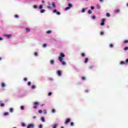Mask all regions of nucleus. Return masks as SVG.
<instances>
[{
    "label": "nucleus",
    "instance_id": "nucleus-33",
    "mask_svg": "<svg viewBox=\"0 0 128 128\" xmlns=\"http://www.w3.org/2000/svg\"><path fill=\"white\" fill-rule=\"evenodd\" d=\"M128 50V46H126L124 48V50Z\"/></svg>",
    "mask_w": 128,
    "mask_h": 128
},
{
    "label": "nucleus",
    "instance_id": "nucleus-12",
    "mask_svg": "<svg viewBox=\"0 0 128 128\" xmlns=\"http://www.w3.org/2000/svg\"><path fill=\"white\" fill-rule=\"evenodd\" d=\"M44 12H46V10L42 9L40 10V12H41V14L44 13Z\"/></svg>",
    "mask_w": 128,
    "mask_h": 128
},
{
    "label": "nucleus",
    "instance_id": "nucleus-46",
    "mask_svg": "<svg viewBox=\"0 0 128 128\" xmlns=\"http://www.w3.org/2000/svg\"><path fill=\"white\" fill-rule=\"evenodd\" d=\"M120 12V10H116V14Z\"/></svg>",
    "mask_w": 128,
    "mask_h": 128
},
{
    "label": "nucleus",
    "instance_id": "nucleus-27",
    "mask_svg": "<svg viewBox=\"0 0 128 128\" xmlns=\"http://www.w3.org/2000/svg\"><path fill=\"white\" fill-rule=\"evenodd\" d=\"M70 7H66L65 8V10H70Z\"/></svg>",
    "mask_w": 128,
    "mask_h": 128
},
{
    "label": "nucleus",
    "instance_id": "nucleus-43",
    "mask_svg": "<svg viewBox=\"0 0 128 128\" xmlns=\"http://www.w3.org/2000/svg\"><path fill=\"white\" fill-rule=\"evenodd\" d=\"M52 92H48V96H52Z\"/></svg>",
    "mask_w": 128,
    "mask_h": 128
},
{
    "label": "nucleus",
    "instance_id": "nucleus-59",
    "mask_svg": "<svg viewBox=\"0 0 128 128\" xmlns=\"http://www.w3.org/2000/svg\"><path fill=\"white\" fill-rule=\"evenodd\" d=\"M50 80H54V79H52V78H50Z\"/></svg>",
    "mask_w": 128,
    "mask_h": 128
},
{
    "label": "nucleus",
    "instance_id": "nucleus-30",
    "mask_svg": "<svg viewBox=\"0 0 128 128\" xmlns=\"http://www.w3.org/2000/svg\"><path fill=\"white\" fill-rule=\"evenodd\" d=\"M32 88L34 90V88H36V85H32Z\"/></svg>",
    "mask_w": 128,
    "mask_h": 128
},
{
    "label": "nucleus",
    "instance_id": "nucleus-37",
    "mask_svg": "<svg viewBox=\"0 0 128 128\" xmlns=\"http://www.w3.org/2000/svg\"><path fill=\"white\" fill-rule=\"evenodd\" d=\"M34 56H38V53L36 52H35Z\"/></svg>",
    "mask_w": 128,
    "mask_h": 128
},
{
    "label": "nucleus",
    "instance_id": "nucleus-64",
    "mask_svg": "<svg viewBox=\"0 0 128 128\" xmlns=\"http://www.w3.org/2000/svg\"><path fill=\"white\" fill-rule=\"evenodd\" d=\"M50 6H48V8H50Z\"/></svg>",
    "mask_w": 128,
    "mask_h": 128
},
{
    "label": "nucleus",
    "instance_id": "nucleus-10",
    "mask_svg": "<svg viewBox=\"0 0 128 128\" xmlns=\"http://www.w3.org/2000/svg\"><path fill=\"white\" fill-rule=\"evenodd\" d=\"M62 62V64L63 66H66V62L62 61V62Z\"/></svg>",
    "mask_w": 128,
    "mask_h": 128
},
{
    "label": "nucleus",
    "instance_id": "nucleus-5",
    "mask_svg": "<svg viewBox=\"0 0 128 128\" xmlns=\"http://www.w3.org/2000/svg\"><path fill=\"white\" fill-rule=\"evenodd\" d=\"M57 74H58V76H62V71L58 70V71H57Z\"/></svg>",
    "mask_w": 128,
    "mask_h": 128
},
{
    "label": "nucleus",
    "instance_id": "nucleus-23",
    "mask_svg": "<svg viewBox=\"0 0 128 128\" xmlns=\"http://www.w3.org/2000/svg\"><path fill=\"white\" fill-rule=\"evenodd\" d=\"M26 30L27 32H30V30L28 28H26Z\"/></svg>",
    "mask_w": 128,
    "mask_h": 128
},
{
    "label": "nucleus",
    "instance_id": "nucleus-41",
    "mask_svg": "<svg viewBox=\"0 0 128 128\" xmlns=\"http://www.w3.org/2000/svg\"><path fill=\"white\" fill-rule=\"evenodd\" d=\"M128 40H125L124 41V44H128Z\"/></svg>",
    "mask_w": 128,
    "mask_h": 128
},
{
    "label": "nucleus",
    "instance_id": "nucleus-21",
    "mask_svg": "<svg viewBox=\"0 0 128 128\" xmlns=\"http://www.w3.org/2000/svg\"><path fill=\"white\" fill-rule=\"evenodd\" d=\"M34 104L35 106H38V102H34Z\"/></svg>",
    "mask_w": 128,
    "mask_h": 128
},
{
    "label": "nucleus",
    "instance_id": "nucleus-49",
    "mask_svg": "<svg viewBox=\"0 0 128 128\" xmlns=\"http://www.w3.org/2000/svg\"><path fill=\"white\" fill-rule=\"evenodd\" d=\"M70 126H74V122H70Z\"/></svg>",
    "mask_w": 128,
    "mask_h": 128
},
{
    "label": "nucleus",
    "instance_id": "nucleus-53",
    "mask_svg": "<svg viewBox=\"0 0 128 128\" xmlns=\"http://www.w3.org/2000/svg\"><path fill=\"white\" fill-rule=\"evenodd\" d=\"M39 128H42V125L40 124V125L39 126Z\"/></svg>",
    "mask_w": 128,
    "mask_h": 128
},
{
    "label": "nucleus",
    "instance_id": "nucleus-36",
    "mask_svg": "<svg viewBox=\"0 0 128 128\" xmlns=\"http://www.w3.org/2000/svg\"><path fill=\"white\" fill-rule=\"evenodd\" d=\"M14 18H18V15L16 14V15L14 16Z\"/></svg>",
    "mask_w": 128,
    "mask_h": 128
},
{
    "label": "nucleus",
    "instance_id": "nucleus-51",
    "mask_svg": "<svg viewBox=\"0 0 128 128\" xmlns=\"http://www.w3.org/2000/svg\"><path fill=\"white\" fill-rule=\"evenodd\" d=\"M58 11H56V9L54 10V11H53V12L54 13H56Z\"/></svg>",
    "mask_w": 128,
    "mask_h": 128
},
{
    "label": "nucleus",
    "instance_id": "nucleus-24",
    "mask_svg": "<svg viewBox=\"0 0 128 128\" xmlns=\"http://www.w3.org/2000/svg\"><path fill=\"white\" fill-rule=\"evenodd\" d=\"M38 114H42V110H38Z\"/></svg>",
    "mask_w": 128,
    "mask_h": 128
},
{
    "label": "nucleus",
    "instance_id": "nucleus-35",
    "mask_svg": "<svg viewBox=\"0 0 128 128\" xmlns=\"http://www.w3.org/2000/svg\"><path fill=\"white\" fill-rule=\"evenodd\" d=\"M90 8H91V10H94V6H90Z\"/></svg>",
    "mask_w": 128,
    "mask_h": 128
},
{
    "label": "nucleus",
    "instance_id": "nucleus-50",
    "mask_svg": "<svg viewBox=\"0 0 128 128\" xmlns=\"http://www.w3.org/2000/svg\"><path fill=\"white\" fill-rule=\"evenodd\" d=\"M82 79L83 80H86V77H82Z\"/></svg>",
    "mask_w": 128,
    "mask_h": 128
},
{
    "label": "nucleus",
    "instance_id": "nucleus-29",
    "mask_svg": "<svg viewBox=\"0 0 128 128\" xmlns=\"http://www.w3.org/2000/svg\"><path fill=\"white\" fill-rule=\"evenodd\" d=\"M42 8H43L42 5V4L40 5V7H39L40 10H42Z\"/></svg>",
    "mask_w": 128,
    "mask_h": 128
},
{
    "label": "nucleus",
    "instance_id": "nucleus-22",
    "mask_svg": "<svg viewBox=\"0 0 128 128\" xmlns=\"http://www.w3.org/2000/svg\"><path fill=\"white\" fill-rule=\"evenodd\" d=\"M20 110H24V106H20Z\"/></svg>",
    "mask_w": 128,
    "mask_h": 128
},
{
    "label": "nucleus",
    "instance_id": "nucleus-6",
    "mask_svg": "<svg viewBox=\"0 0 128 128\" xmlns=\"http://www.w3.org/2000/svg\"><path fill=\"white\" fill-rule=\"evenodd\" d=\"M4 36H6L8 38H12V34H6Z\"/></svg>",
    "mask_w": 128,
    "mask_h": 128
},
{
    "label": "nucleus",
    "instance_id": "nucleus-1",
    "mask_svg": "<svg viewBox=\"0 0 128 128\" xmlns=\"http://www.w3.org/2000/svg\"><path fill=\"white\" fill-rule=\"evenodd\" d=\"M60 56L58 57V60H60V62H62V60H64V58H64V56H66L64 55V53H61L60 54Z\"/></svg>",
    "mask_w": 128,
    "mask_h": 128
},
{
    "label": "nucleus",
    "instance_id": "nucleus-47",
    "mask_svg": "<svg viewBox=\"0 0 128 128\" xmlns=\"http://www.w3.org/2000/svg\"><path fill=\"white\" fill-rule=\"evenodd\" d=\"M56 126H58V125L54 124L53 126V128H56Z\"/></svg>",
    "mask_w": 128,
    "mask_h": 128
},
{
    "label": "nucleus",
    "instance_id": "nucleus-14",
    "mask_svg": "<svg viewBox=\"0 0 128 128\" xmlns=\"http://www.w3.org/2000/svg\"><path fill=\"white\" fill-rule=\"evenodd\" d=\"M41 120H42V122H45L44 117H42V118H41Z\"/></svg>",
    "mask_w": 128,
    "mask_h": 128
},
{
    "label": "nucleus",
    "instance_id": "nucleus-25",
    "mask_svg": "<svg viewBox=\"0 0 128 128\" xmlns=\"http://www.w3.org/2000/svg\"><path fill=\"white\" fill-rule=\"evenodd\" d=\"M8 114H10V113H8V112H5L4 114V116H8Z\"/></svg>",
    "mask_w": 128,
    "mask_h": 128
},
{
    "label": "nucleus",
    "instance_id": "nucleus-63",
    "mask_svg": "<svg viewBox=\"0 0 128 128\" xmlns=\"http://www.w3.org/2000/svg\"><path fill=\"white\" fill-rule=\"evenodd\" d=\"M100 2H104V0H100Z\"/></svg>",
    "mask_w": 128,
    "mask_h": 128
},
{
    "label": "nucleus",
    "instance_id": "nucleus-7",
    "mask_svg": "<svg viewBox=\"0 0 128 128\" xmlns=\"http://www.w3.org/2000/svg\"><path fill=\"white\" fill-rule=\"evenodd\" d=\"M96 8L98 10H100V4H97L96 6Z\"/></svg>",
    "mask_w": 128,
    "mask_h": 128
},
{
    "label": "nucleus",
    "instance_id": "nucleus-17",
    "mask_svg": "<svg viewBox=\"0 0 128 128\" xmlns=\"http://www.w3.org/2000/svg\"><path fill=\"white\" fill-rule=\"evenodd\" d=\"M10 112H14V108H10Z\"/></svg>",
    "mask_w": 128,
    "mask_h": 128
},
{
    "label": "nucleus",
    "instance_id": "nucleus-42",
    "mask_svg": "<svg viewBox=\"0 0 128 128\" xmlns=\"http://www.w3.org/2000/svg\"><path fill=\"white\" fill-rule=\"evenodd\" d=\"M42 46H43V48H46V44H43Z\"/></svg>",
    "mask_w": 128,
    "mask_h": 128
},
{
    "label": "nucleus",
    "instance_id": "nucleus-54",
    "mask_svg": "<svg viewBox=\"0 0 128 128\" xmlns=\"http://www.w3.org/2000/svg\"><path fill=\"white\" fill-rule=\"evenodd\" d=\"M33 108H38V106H34Z\"/></svg>",
    "mask_w": 128,
    "mask_h": 128
},
{
    "label": "nucleus",
    "instance_id": "nucleus-38",
    "mask_svg": "<svg viewBox=\"0 0 128 128\" xmlns=\"http://www.w3.org/2000/svg\"><path fill=\"white\" fill-rule=\"evenodd\" d=\"M110 48H114V44H110Z\"/></svg>",
    "mask_w": 128,
    "mask_h": 128
},
{
    "label": "nucleus",
    "instance_id": "nucleus-11",
    "mask_svg": "<svg viewBox=\"0 0 128 128\" xmlns=\"http://www.w3.org/2000/svg\"><path fill=\"white\" fill-rule=\"evenodd\" d=\"M50 62L51 64H54V60H50Z\"/></svg>",
    "mask_w": 128,
    "mask_h": 128
},
{
    "label": "nucleus",
    "instance_id": "nucleus-32",
    "mask_svg": "<svg viewBox=\"0 0 128 128\" xmlns=\"http://www.w3.org/2000/svg\"><path fill=\"white\" fill-rule=\"evenodd\" d=\"M100 36H104V32H100Z\"/></svg>",
    "mask_w": 128,
    "mask_h": 128
},
{
    "label": "nucleus",
    "instance_id": "nucleus-39",
    "mask_svg": "<svg viewBox=\"0 0 128 128\" xmlns=\"http://www.w3.org/2000/svg\"><path fill=\"white\" fill-rule=\"evenodd\" d=\"M52 112H53V114H54V112H56V110L52 109Z\"/></svg>",
    "mask_w": 128,
    "mask_h": 128
},
{
    "label": "nucleus",
    "instance_id": "nucleus-40",
    "mask_svg": "<svg viewBox=\"0 0 128 128\" xmlns=\"http://www.w3.org/2000/svg\"><path fill=\"white\" fill-rule=\"evenodd\" d=\"M0 106H4V104L2 103Z\"/></svg>",
    "mask_w": 128,
    "mask_h": 128
},
{
    "label": "nucleus",
    "instance_id": "nucleus-13",
    "mask_svg": "<svg viewBox=\"0 0 128 128\" xmlns=\"http://www.w3.org/2000/svg\"><path fill=\"white\" fill-rule=\"evenodd\" d=\"M92 13V10H88V14H90Z\"/></svg>",
    "mask_w": 128,
    "mask_h": 128
},
{
    "label": "nucleus",
    "instance_id": "nucleus-2",
    "mask_svg": "<svg viewBox=\"0 0 128 128\" xmlns=\"http://www.w3.org/2000/svg\"><path fill=\"white\" fill-rule=\"evenodd\" d=\"M70 118H68L67 119H66V120L64 122L65 124H68V122H70Z\"/></svg>",
    "mask_w": 128,
    "mask_h": 128
},
{
    "label": "nucleus",
    "instance_id": "nucleus-8",
    "mask_svg": "<svg viewBox=\"0 0 128 128\" xmlns=\"http://www.w3.org/2000/svg\"><path fill=\"white\" fill-rule=\"evenodd\" d=\"M88 62V58H86L84 60V63L87 64Z\"/></svg>",
    "mask_w": 128,
    "mask_h": 128
},
{
    "label": "nucleus",
    "instance_id": "nucleus-4",
    "mask_svg": "<svg viewBox=\"0 0 128 128\" xmlns=\"http://www.w3.org/2000/svg\"><path fill=\"white\" fill-rule=\"evenodd\" d=\"M34 124H30L28 125V126H27V128H34Z\"/></svg>",
    "mask_w": 128,
    "mask_h": 128
},
{
    "label": "nucleus",
    "instance_id": "nucleus-44",
    "mask_svg": "<svg viewBox=\"0 0 128 128\" xmlns=\"http://www.w3.org/2000/svg\"><path fill=\"white\" fill-rule=\"evenodd\" d=\"M82 12H86V8H83V9L82 10Z\"/></svg>",
    "mask_w": 128,
    "mask_h": 128
},
{
    "label": "nucleus",
    "instance_id": "nucleus-28",
    "mask_svg": "<svg viewBox=\"0 0 128 128\" xmlns=\"http://www.w3.org/2000/svg\"><path fill=\"white\" fill-rule=\"evenodd\" d=\"M106 16L110 17V13H106Z\"/></svg>",
    "mask_w": 128,
    "mask_h": 128
},
{
    "label": "nucleus",
    "instance_id": "nucleus-62",
    "mask_svg": "<svg viewBox=\"0 0 128 128\" xmlns=\"http://www.w3.org/2000/svg\"><path fill=\"white\" fill-rule=\"evenodd\" d=\"M0 40H2V37H0Z\"/></svg>",
    "mask_w": 128,
    "mask_h": 128
},
{
    "label": "nucleus",
    "instance_id": "nucleus-26",
    "mask_svg": "<svg viewBox=\"0 0 128 128\" xmlns=\"http://www.w3.org/2000/svg\"><path fill=\"white\" fill-rule=\"evenodd\" d=\"M92 20H96V17L95 16H94L92 17Z\"/></svg>",
    "mask_w": 128,
    "mask_h": 128
},
{
    "label": "nucleus",
    "instance_id": "nucleus-3",
    "mask_svg": "<svg viewBox=\"0 0 128 128\" xmlns=\"http://www.w3.org/2000/svg\"><path fill=\"white\" fill-rule=\"evenodd\" d=\"M106 22V18H104L102 19V22L100 23V26H104V22Z\"/></svg>",
    "mask_w": 128,
    "mask_h": 128
},
{
    "label": "nucleus",
    "instance_id": "nucleus-15",
    "mask_svg": "<svg viewBox=\"0 0 128 128\" xmlns=\"http://www.w3.org/2000/svg\"><path fill=\"white\" fill-rule=\"evenodd\" d=\"M68 6L69 8H70L72 7V4H70V3H69Z\"/></svg>",
    "mask_w": 128,
    "mask_h": 128
},
{
    "label": "nucleus",
    "instance_id": "nucleus-19",
    "mask_svg": "<svg viewBox=\"0 0 128 128\" xmlns=\"http://www.w3.org/2000/svg\"><path fill=\"white\" fill-rule=\"evenodd\" d=\"M52 6L53 8H56V3L54 2H53Z\"/></svg>",
    "mask_w": 128,
    "mask_h": 128
},
{
    "label": "nucleus",
    "instance_id": "nucleus-20",
    "mask_svg": "<svg viewBox=\"0 0 128 128\" xmlns=\"http://www.w3.org/2000/svg\"><path fill=\"white\" fill-rule=\"evenodd\" d=\"M120 64H126V62H124V61H121L120 62Z\"/></svg>",
    "mask_w": 128,
    "mask_h": 128
},
{
    "label": "nucleus",
    "instance_id": "nucleus-56",
    "mask_svg": "<svg viewBox=\"0 0 128 128\" xmlns=\"http://www.w3.org/2000/svg\"><path fill=\"white\" fill-rule=\"evenodd\" d=\"M85 92H88V90H85Z\"/></svg>",
    "mask_w": 128,
    "mask_h": 128
},
{
    "label": "nucleus",
    "instance_id": "nucleus-45",
    "mask_svg": "<svg viewBox=\"0 0 128 128\" xmlns=\"http://www.w3.org/2000/svg\"><path fill=\"white\" fill-rule=\"evenodd\" d=\"M56 14L58 15V16H60V12H56Z\"/></svg>",
    "mask_w": 128,
    "mask_h": 128
},
{
    "label": "nucleus",
    "instance_id": "nucleus-18",
    "mask_svg": "<svg viewBox=\"0 0 128 128\" xmlns=\"http://www.w3.org/2000/svg\"><path fill=\"white\" fill-rule=\"evenodd\" d=\"M43 112H44V114H47L46 110H43Z\"/></svg>",
    "mask_w": 128,
    "mask_h": 128
},
{
    "label": "nucleus",
    "instance_id": "nucleus-52",
    "mask_svg": "<svg viewBox=\"0 0 128 128\" xmlns=\"http://www.w3.org/2000/svg\"><path fill=\"white\" fill-rule=\"evenodd\" d=\"M34 8H38V6L34 5Z\"/></svg>",
    "mask_w": 128,
    "mask_h": 128
},
{
    "label": "nucleus",
    "instance_id": "nucleus-9",
    "mask_svg": "<svg viewBox=\"0 0 128 128\" xmlns=\"http://www.w3.org/2000/svg\"><path fill=\"white\" fill-rule=\"evenodd\" d=\"M1 86H2V88H4V86H6V84H4V82H2Z\"/></svg>",
    "mask_w": 128,
    "mask_h": 128
},
{
    "label": "nucleus",
    "instance_id": "nucleus-48",
    "mask_svg": "<svg viewBox=\"0 0 128 128\" xmlns=\"http://www.w3.org/2000/svg\"><path fill=\"white\" fill-rule=\"evenodd\" d=\"M31 84H32V82H29L28 83V86H30Z\"/></svg>",
    "mask_w": 128,
    "mask_h": 128
},
{
    "label": "nucleus",
    "instance_id": "nucleus-34",
    "mask_svg": "<svg viewBox=\"0 0 128 128\" xmlns=\"http://www.w3.org/2000/svg\"><path fill=\"white\" fill-rule=\"evenodd\" d=\"M22 126H26V124H24V122H22Z\"/></svg>",
    "mask_w": 128,
    "mask_h": 128
},
{
    "label": "nucleus",
    "instance_id": "nucleus-55",
    "mask_svg": "<svg viewBox=\"0 0 128 128\" xmlns=\"http://www.w3.org/2000/svg\"><path fill=\"white\" fill-rule=\"evenodd\" d=\"M24 82H26V80H28V78H24Z\"/></svg>",
    "mask_w": 128,
    "mask_h": 128
},
{
    "label": "nucleus",
    "instance_id": "nucleus-60",
    "mask_svg": "<svg viewBox=\"0 0 128 128\" xmlns=\"http://www.w3.org/2000/svg\"><path fill=\"white\" fill-rule=\"evenodd\" d=\"M126 62H128V58L126 60Z\"/></svg>",
    "mask_w": 128,
    "mask_h": 128
},
{
    "label": "nucleus",
    "instance_id": "nucleus-61",
    "mask_svg": "<svg viewBox=\"0 0 128 128\" xmlns=\"http://www.w3.org/2000/svg\"><path fill=\"white\" fill-rule=\"evenodd\" d=\"M48 4H49V6H50V2H48Z\"/></svg>",
    "mask_w": 128,
    "mask_h": 128
},
{
    "label": "nucleus",
    "instance_id": "nucleus-57",
    "mask_svg": "<svg viewBox=\"0 0 128 128\" xmlns=\"http://www.w3.org/2000/svg\"><path fill=\"white\" fill-rule=\"evenodd\" d=\"M33 118L34 120L35 118H36V116H33Z\"/></svg>",
    "mask_w": 128,
    "mask_h": 128
},
{
    "label": "nucleus",
    "instance_id": "nucleus-16",
    "mask_svg": "<svg viewBox=\"0 0 128 128\" xmlns=\"http://www.w3.org/2000/svg\"><path fill=\"white\" fill-rule=\"evenodd\" d=\"M46 32V34H52V30H48Z\"/></svg>",
    "mask_w": 128,
    "mask_h": 128
},
{
    "label": "nucleus",
    "instance_id": "nucleus-58",
    "mask_svg": "<svg viewBox=\"0 0 128 128\" xmlns=\"http://www.w3.org/2000/svg\"><path fill=\"white\" fill-rule=\"evenodd\" d=\"M92 66H89V68H92Z\"/></svg>",
    "mask_w": 128,
    "mask_h": 128
},
{
    "label": "nucleus",
    "instance_id": "nucleus-31",
    "mask_svg": "<svg viewBox=\"0 0 128 128\" xmlns=\"http://www.w3.org/2000/svg\"><path fill=\"white\" fill-rule=\"evenodd\" d=\"M81 56L82 57L86 56V54L84 53H82Z\"/></svg>",
    "mask_w": 128,
    "mask_h": 128
}]
</instances>
